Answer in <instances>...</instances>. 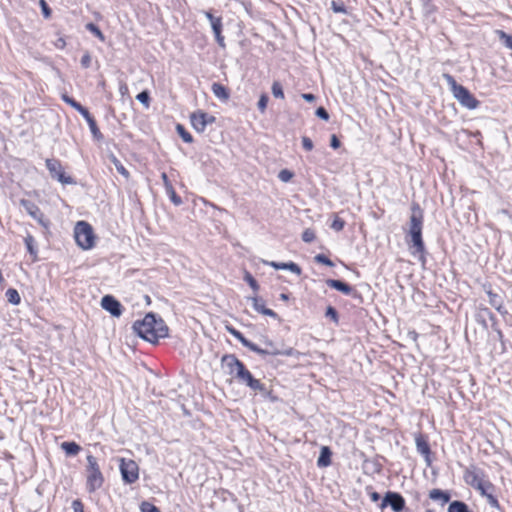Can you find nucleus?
Instances as JSON below:
<instances>
[{
    "label": "nucleus",
    "instance_id": "60",
    "mask_svg": "<svg viewBox=\"0 0 512 512\" xmlns=\"http://www.w3.org/2000/svg\"><path fill=\"white\" fill-rule=\"evenodd\" d=\"M73 108L80 112L84 107L80 103L76 102V104H73Z\"/></svg>",
    "mask_w": 512,
    "mask_h": 512
},
{
    "label": "nucleus",
    "instance_id": "52",
    "mask_svg": "<svg viewBox=\"0 0 512 512\" xmlns=\"http://www.w3.org/2000/svg\"><path fill=\"white\" fill-rule=\"evenodd\" d=\"M330 145L333 149H338L340 147V141L334 134L331 136Z\"/></svg>",
    "mask_w": 512,
    "mask_h": 512
},
{
    "label": "nucleus",
    "instance_id": "3",
    "mask_svg": "<svg viewBox=\"0 0 512 512\" xmlns=\"http://www.w3.org/2000/svg\"><path fill=\"white\" fill-rule=\"evenodd\" d=\"M423 212L419 205L413 204L411 208V217L409 223V236L411 237L410 250L413 255L422 257L424 252V242L422 239Z\"/></svg>",
    "mask_w": 512,
    "mask_h": 512
},
{
    "label": "nucleus",
    "instance_id": "2",
    "mask_svg": "<svg viewBox=\"0 0 512 512\" xmlns=\"http://www.w3.org/2000/svg\"><path fill=\"white\" fill-rule=\"evenodd\" d=\"M133 329L141 338L151 343H156L159 338L168 335V327L164 321L162 319L157 320L152 313H148L143 320L136 321Z\"/></svg>",
    "mask_w": 512,
    "mask_h": 512
},
{
    "label": "nucleus",
    "instance_id": "64",
    "mask_svg": "<svg viewBox=\"0 0 512 512\" xmlns=\"http://www.w3.org/2000/svg\"><path fill=\"white\" fill-rule=\"evenodd\" d=\"M426 512H432V511H431V510H428V511H426Z\"/></svg>",
    "mask_w": 512,
    "mask_h": 512
},
{
    "label": "nucleus",
    "instance_id": "57",
    "mask_svg": "<svg viewBox=\"0 0 512 512\" xmlns=\"http://www.w3.org/2000/svg\"><path fill=\"white\" fill-rule=\"evenodd\" d=\"M206 18L210 21V23H213V20H217L218 18L214 17L210 12L204 13Z\"/></svg>",
    "mask_w": 512,
    "mask_h": 512
},
{
    "label": "nucleus",
    "instance_id": "59",
    "mask_svg": "<svg viewBox=\"0 0 512 512\" xmlns=\"http://www.w3.org/2000/svg\"><path fill=\"white\" fill-rule=\"evenodd\" d=\"M370 496H371V500L374 501V502H376V501H378L380 499V495L377 492L371 493Z\"/></svg>",
    "mask_w": 512,
    "mask_h": 512
},
{
    "label": "nucleus",
    "instance_id": "8",
    "mask_svg": "<svg viewBox=\"0 0 512 512\" xmlns=\"http://www.w3.org/2000/svg\"><path fill=\"white\" fill-rule=\"evenodd\" d=\"M215 121V117L203 111H196L191 114L190 122L192 127L199 133L205 131L206 126Z\"/></svg>",
    "mask_w": 512,
    "mask_h": 512
},
{
    "label": "nucleus",
    "instance_id": "51",
    "mask_svg": "<svg viewBox=\"0 0 512 512\" xmlns=\"http://www.w3.org/2000/svg\"><path fill=\"white\" fill-rule=\"evenodd\" d=\"M54 45L57 49H64L66 46V41L63 37H60L54 42Z\"/></svg>",
    "mask_w": 512,
    "mask_h": 512
},
{
    "label": "nucleus",
    "instance_id": "28",
    "mask_svg": "<svg viewBox=\"0 0 512 512\" xmlns=\"http://www.w3.org/2000/svg\"><path fill=\"white\" fill-rule=\"evenodd\" d=\"M499 38L504 42L505 46L512 50V36L506 34L504 31H497Z\"/></svg>",
    "mask_w": 512,
    "mask_h": 512
},
{
    "label": "nucleus",
    "instance_id": "36",
    "mask_svg": "<svg viewBox=\"0 0 512 512\" xmlns=\"http://www.w3.org/2000/svg\"><path fill=\"white\" fill-rule=\"evenodd\" d=\"M136 99L142 103L145 107H149V94L147 91H142L136 96Z\"/></svg>",
    "mask_w": 512,
    "mask_h": 512
},
{
    "label": "nucleus",
    "instance_id": "54",
    "mask_svg": "<svg viewBox=\"0 0 512 512\" xmlns=\"http://www.w3.org/2000/svg\"><path fill=\"white\" fill-rule=\"evenodd\" d=\"M161 178L163 180L166 190H172V185L170 184L166 173H162Z\"/></svg>",
    "mask_w": 512,
    "mask_h": 512
},
{
    "label": "nucleus",
    "instance_id": "11",
    "mask_svg": "<svg viewBox=\"0 0 512 512\" xmlns=\"http://www.w3.org/2000/svg\"><path fill=\"white\" fill-rule=\"evenodd\" d=\"M21 204L25 207L27 213L37 220V222L43 226L44 228H49V221L44 218L43 213L40 211V209L33 203L22 200Z\"/></svg>",
    "mask_w": 512,
    "mask_h": 512
},
{
    "label": "nucleus",
    "instance_id": "4",
    "mask_svg": "<svg viewBox=\"0 0 512 512\" xmlns=\"http://www.w3.org/2000/svg\"><path fill=\"white\" fill-rule=\"evenodd\" d=\"M443 78L450 86L454 98L464 107L468 109H476L479 106V101L466 89L464 86L457 84L455 79L445 73Z\"/></svg>",
    "mask_w": 512,
    "mask_h": 512
},
{
    "label": "nucleus",
    "instance_id": "23",
    "mask_svg": "<svg viewBox=\"0 0 512 512\" xmlns=\"http://www.w3.org/2000/svg\"><path fill=\"white\" fill-rule=\"evenodd\" d=\"M176 130H177L179 136L183 139L184 142L191 143L193 141V138H192L191 134L185 130L183 125L177 124Z\"/></svg>",
    "mask_w": 512,
    "mask_h": 512
},
{
    "label": "nucleus",
    "instance_id": "6",
    "mask_svg": "<svg viewBox=\"0 0 512 512\" xmlns=\"http://www.w3.org/2000/svg\"><path fill=\"white\" fill-rule=\"evenodd\" d=\"M74 237L78 246L84 250L91 249L95 244L93 228L85 221H79L76 223L74 228Z\"/></svg>",
    "mask_w": 512,
    "mask_h": 512
},
{
    "label": "nucleus",
    "instance_id": "17",
    "mask_svg": "<svg viewBox=\"0 0 512 512\" xmlns=\"http://www.w3.org/2000/svg\"><path fill=\"white\" fill-rule=\"evenodd\" d=\"M331 463V452L328 447L324 446L321 448V453L318 458L317 464L320 467H327Z\"/></svg>",
    "mask_w": 512,
    "mask_h": 512
},
{
    "label": "nucleus",
    "instance_id": "47",
    "mask_svg": "<svg viewBox=\"0 0 512 512\" xmlns=\"http://www.w3.org/2000/svg\"><path fill=\"white\" fill-rule=\"evenodd\" d=\"M40 5L42 7V12L45 18H49L51 15V10L48 7L47 3L44 0L40 1Z\"/></svg>",
    "mask_w": 512,
    "mask_h": 512
},
{
    "label": "nucleus",
    "instance_id": "30",
    "mask_svg": "<svg viewBox=\"0 0 512 512\" xmlns=\"http://www.w3.org/2000/svg\"><path fill=\"white\" fill-rule=\"evenodd\" d=\"M244 280L249 284V286L257 292L259 289V285L256 282V280L253 278V276L249 272H245Z\"/></svg>",
    "mask_w": 512,
    "mask_h": 512
},
{
    "label": "nucleus",
    "instance_id": "33",
    "mask_svg": "<svg viewBox=\"0 0 512 512\" xmlns=\"http://www.w3.org/2000/svg\"><path fill=\"white\" fill-rule=\"evenodd\" d=\"M278 178L282 182L286 183V182H289L293 178V173L288 169H283L279 172Z\"/></svg>",
    "mask_w": 512,
    "mask_h": 512
},
{
    "label": "nucleus",
    "instance_id": "25",
    "mask_svg": "<svg viewBox=\"0 0 512 512\" xmlns=\"http://www.w3.org/2000/svg\"><path fill=\"white\" fill-rule=\"evenodd\" d=\"M487 294L489 296V303L497 310H500L502 302L500 301L498 295L493 293L492 291H488Z\"/></svg>",
    "mask_w": 512,
    "mask_h": 512
},
{
    "label": "nucleus",
    "instance_id": "14",
    "mask_svg": "<svg viewBox=\"0 0 512 512\" xmlns=\"http://www.w3.org/2000/svg\"><path fill=\"white\" fill-rule=\"evenodd\" d=\"M326 284L330 288L336 289L345 295H349L352 292V287L340 280L328 279L326 280Z\"/></svg>",
    "mask_w": 512,
    "mask_h": 512
},
{
    "label": "nucleus",
    "instance_id": "27",
    "mask_svg": "<svg viewBox=\"0 0 512 512\" xmlns=\"http://www.w3.org/2000/svg\"><path fill=\"white\" fill-rule=\"evenodd\" d=\"M269 98L266 94H261L257 103L259 111L263 114L266 111Z\"/></svg>",
    "mask_w": 512,
    "mask_h": 512
},
{
    "label": "nucleus",
    "instance_id": "22",
    "mask_svg": "<svg viewBox=\"0 0 512 512\" xmlns=\"http://www.w3.org/2000/svg\"><path fill=\"white\" fill-rule=\"evenodd\" d=\"M448 512H468V508L463 502L454 501L449 505Z\"/></svg>",
    "mask_w": 512,
    "mask_h": 512
},
{
    "label": "nucleus",
    "instance_id": "61",
    "mask_svg": "<svg viewBox=\"0 0 512 512\" xmlns=\"http://www.w3.org/2000/svg\"><path fill=\"white\" fill-rule=\"evenodd\" d=\"M127 91V86L123 85L120 87V92L124 94Z\"/></svg>",
    "mask_w": 512,
    "mask_h": 512
},
{
    "label": "nucleus",
    "instance_id": "45",
    "mask_svg": "<svg viewBox=\"0 0 512 512\" xmlns=\"http://www.w3.org/2000/svg\"><path fill=\"white\" fill-rule=\"evenodd\" d=\"M316 115L325 121L329 119V114L323 107L317 108Z\"/></svg>",
    "mask_w": 512,
    "mask_h": 512
},
{
    "label": "nucleus",
    "instance_id": "56",
    "mask_svg": "<svg viewBox=\"0 0 512 512\" xmlns=\"http://www.w3.org/2000/svg\"><path fill=\"white\" fill-rule=\"evenodd\" d=\"M63 100H64L67 104H69L71 107H73V104H76V101H75V100H73L72 98H70V97H68V96H66V95H64V96H63Z\"/></svg>",
    "mask_w": 512,
    "mask_h": 512
},
{
    "label": "nucleus",
    "instance_id": "20",
    "mask_svg": "<svg viewBox=\"0 0 512 512\" xmlns=\"http://www.w3.org/2000/svg\"><path fill=\"white\" fill-rule=\"evenodd\" d=\"M416 446H417V450L422 455H425L426 457H428V455L430 453V448H429L427 441L423 437L418 436L416 438Z\"/></svg>",
    "mask_w": 512,
    "mask_h": 512
},
{
    "label": "nucleus",
    "instance_id": "63",
    "mask_svg": "<svg viewBox=\"0 0 512 512\" xmlns=\"http://www.w3.org/2000/svg\"><path fill=\"white\" fill-rule=\"evenodd\" d=\"M291 350H289L288 352L285 353V355H291Z\"/></svg>",
    "mask_w": 512,
    "mask_h": 512
},
{
    "label": "nucleus",
    "instance_id": "58",
    "mask_svg": "<svg viewBox=\"0 0 512 512\" xmlns=\"http://www.w3.org/2000/svg\"><path fill=\"white\" fill-rule=\"evenodd\" d=\"M215 37H216L218 44L223 47L224 46V37L221 35V33H219V36H215Z\"/></svg>",
    "mask_w": 512,
    "mask_h": 512
},
{
    "label": "nucleus",
    "instance_id": "24",
    "mask_svg": "<svg viewBox=\"0 0 512 512\" xmlns=\"http://www.w3.org/2000/svg\"><path fill=\"white\" fill-rule=\"evenodd\" d=\"M271 90H272V94L275 98H280V99L284 98V92H283L282 85L278 81L273 82Z\"/></svg>",
    "mask_w": 512,
    "mask_h": 512
},
{
    "label": "nucleus",
    "instance_id": "35",
    "mask_svg": "<svg viewBox=\"0 0 512 512\" xmlns=\"http://www.w3.org/2000/svg\"><path fill=\"white\" fill-rule=\"evenodd\" d=\"M315 239V232L312 229H306L302 233V240L306 243H310Z\"/></svg>",
    "mask_w": 512,
    "mask_h": 512
},
{
    "label": "nucleus",
    "instance_id": "10",
    "mask_svg": "<svg viewBox=\"0 0 512 512\" xmlns=\"http://www.w3.org/2000/svg\"><path fill=\"white\" fill-rule=\"evenodd\" d=\"M387 505H390L395 512H401L404 508L405 501L399 494L388 492L382 500L380 507L383 509Z\"/></svg>",
    "mask_w": 512,
    "mask_h": 512
},
{
    "label": "nucleus",
    "instance_id": "53",
    "mask_svg": "<svg viewBox=\"0 0 512 512\" xmlns=\"http://www.w3.org/2000/svg\"><path fill=\"white\" fill-rule=\"evenodd\" d=\"M79 113L85 118L87 123L94 120V118L90 115L89 111L86 108H83Z\"/></svg>",
    "mask_w": 512,
    "mask_h": 512
},
{
    "label": "nucleus",
    "instance_id": "31",
    "mask_svg": "<svg viewBox=\"0 0 512 512\" xmlns=\"http://www.w3.org/2000/svg\"><path fill=\"white\" fill-rule=\"evenodd\" d=\"M141 512H160V510L150 502L144 501L140 505Z\"/></svg>",
    "mask_w": 512,
    "mask_h": 512
},
{
    "label": "nucleus",
    "instance_id": "46",
    "mask_svg": "<svg viewBox=\"0 0 512 512\" xmlns=\"http://www.w3.org/2000/svg\"><path fill=\"white\" fill-rule=\"evenodd\" d=\"M264 264L266 265H269L277 270H285L286 267H285V263H278V262H274V261H264Z\"/></svg>",
    "mask_w": 512,
    "mask_h": 512
},
{
    "label": "nucleus",
    "instance_id": "5",
    "mask_svg": "<svg viewBox=\"0 0 512 512\" xmlns=\"http://www.w3.org/2000/svg\"><path fill=\"white\" fill-rule=\"evenodd\" d=\"M104 483V476L100 471L97 460L94 456H87L86 467V489L89 493H93L100 489Z\"/></svg>",
    "mask_w": 512,
    "mask_h": 512
},
{
    "label": "nucleus",
    "instance_id": "42",
    "mask_svg": "<svg viewBox=\"0 0 512 512\" xmlns=\"http://www.w3.org/2000/svg\"><path fill=\"white\" fill-rule=\"evenodd\" d=\"M301 141H302V146L305 150L311 151L313 149L314 145H313L312 140L309 137L303 136Z\"/></svg>",
    "mask_w": 512,
    "mask_h": 512
},
{
    "label": "nucleus",
    "instance_id": "21",
    "mask_svg": "<svg viewBox=\"0 0 512 512\" xmlns=\"http://www.w3.org/2000/svg\"><path fill=\"white\" fill-rule=\"evenodd\" d=\"M6 297H7V300L11 304H13V305H18L20 303V300H21L18 291L16 289H13V288H9L6 291Z\"/></svg>",
    "mask_w": 512,
    "mask_h": 512
},
{
    "label": "nucleus",
    "instance_id": "55",
    "mask_svg": "<svg viewBox=\"0 0 512 512\" xmlns=\"http://www.w3.org/2000/svg\"><path fill=\"white\" fill-rule=\"evenodd\" d=\"M302 98L306 100L307 102H313L315 100V96L310 93H304L302 94Z\"/></svg>",
    "mask_w": 512,
    "mask_h": 512
},
{
    "label": "nucleus",
    "instance_id": "19",
    "mask_svg": "<svg viewBox=\"0 0 512 512\" xmlns=\"http://www.w3.org/2000/svg\"><path fill=\"white\" fill-rule=\"evenodd\" d=\"M61 448L69 456H75L81 450V447L77 443H75V442H62L61 443Z\"/></svg>",
    "mask_w": 512,
    "mask_h": 512
},
{
    "label": "nucleus",
    "instance_id": "18",
    "mask_svg": "<svg viewBox=\"0 0 512 512\" xmlns=\"http://www.w3.org/2000/svg\"><path fill=\"white\" fill-rule=\"evenodd\" d=\"M429 497L434 501H441L442 504H446L450 499L449 494L440 489H432L429 493Z\"/></svg>",
    "mask_w": 512,
    "mask_h": 512
},
{
    "label": "nucleus",
    "instance_id": "39",
    "mask_svg": "<svg viewBox=\"0 0 512 512\" xmlns=\"http://www.w3.org/2000/svg\"><path fill=\"white\" fill-rule=\"evenodd\" d=\"M113 163L115 164V167L120 174H122L126 178L129 176L128 171L124 168V166L115 157L113 158Z\"/></svg>",
    "mask_w": 512,
    "mask_h": 512
},
{
    "label": "nucleus",
    "instance_id": "16",
    "mask_svg": "<svg viewBox=\"0 0 512 512\" xmlns=\"http://www.w3.org/2000/svg\"><path fill=\"white\" fill-rule=\"evenodd\" d=\"M251 300L253 303V308L257 312H259L263 315H266V316L276 317V313L269 308H265L264 303L261 302L257 297H252Z\"/></svg>",
    "mask_w": 512,
    "mask_h": 512
},
{
    "label": "nucleus",
    "instance_id": "44",
    "mask_svg": "<svg viewBox=\"0 0 512 512\" xmlns=\"http://www.w3.org/2000/svg\"><path fill=\"white\" fill-rule=\"evenodd\" d=\"M73 512H84V506L79 499L72 502Z\"/></svg>",
    "mask_w": 512,
    "mask_h": 512
},
{
    "label": "nucleus",
    "instance_id": "26",
    "mask_svg": "<svg viewBox=\"0 0 512 512\" xmlns=\"http://www.w3.org/2000/svg\"><path fill=\"white\" fill-rule=\"evenodd\" d=\"M86 29L93 33L99 40L104 41L105 37L101 30L93 23H88Z\"/></svg>",
    "mask_w": 512,
    "mask_h": 512
},
{
    "label": "nucleus",
    "instance_id": "40",
    "mask_svg": "<svg viewBox=\"0 0 512 512\" xmlns=\"http://www.w3.org/2000/svg\"><path fill=\"white\" fill-rule=\"evenodd\" d=\"M285 270H289L297 275L301 274V268L294 262L285 263Z\"/></svg>",
    "mask_w": 512,
    "mask_h": 512
},
{
    "label": "nucleus",
    "instance_id": "9",
    "mask_svg": "<svg viewBox=\"0 0 512 512\" xmlns=\"http://www.w3.org/2000/svg\"><path fill=\"white\" fill-rule=\"evenodd\" d=\"M46 167L49 170L51 176L56 178L62 184H73L74 181L70 176H66L63 168L57 160L47 159Z\"/></svg>",
    "mask_w": 512,
    "mask_h": 512
},
{
    "label": "nucleus",
    "instance_id": "62",
    "mask_svg": "<svg viewBox=\"0 0 512 512\" xmlns=\"http://www.w3.org/2000/svg\"><path fill=\"white\" fill-rule=\"evenodd\" d=\"M280 298H281L282 300H287V299H288V295H286V294H281V295H280Z\"/></svg>",
    "mask_w": 512,
    "mask_h": 512
},
{
    "label": "nucleus",
    "instance_id": "7",
    "mask_svg": "<svg viewBox=\"0 0 512 512\" xmlns=\"http://www.w3.org/2000/svg\"><path fill=\"white\" fill-rule=\"evenodd\" d=\"M119 468L125 483L132 484L139 478V467L134 460L119 459Z\"/></svg>",
    "mask_w": 512,
    "mask_h": 512
},
{
    "label": "nucleus",
    "instance_id": "34",
    "mask_svg": "<svg viewBox=\"0 0 512 512\" xmlns=\"http://www.w3.org/2000/svg\"><path fill=\"white\" fill-rule=\"evenodd\" d=\"M344 225V220L338 216H335L333 222L331 223V228L335 231H341L344 228Z\"/></svg>",
    "mask_w": 512,
    "mask_h": 512
},
{
    "label": "nucleus",
    "instance_id": "38",
    "mask_svg": "<svg viewBox=\"0 0 512 512\" xmlns=\"http://www.w3.org/2000/svg\"><path fill=\"white\" fill-rule=\"evenodd\" d=\"M315 261L327 266H333V262L323 254H318L314 257Z\"/></svg>",
    "mask_w": 512,
    "mask_h": 512
},
{
    "label": "nucleus",
    "instance_id": "1",
    "mask_svg": "<svg viewBox=\"0 0 512 512\" xmlns=\"http://www.w3.org/2000/svg\"><path fill=\"white\" fill-rule=\"evenodd\" d=\"M222 366L227 369L229 375L234 376L240 383L245 384L253 391H264V385L246 369L244 364L234 355H224L221 359Z\"/></svg>",
    "mask_w": 512,
    "mask_h": 512
},
{
    "label": "nucleus",
    "instance_id": "41",
    "mask_svg": "<svg viewBox=\"0 0 512 512\" xmlns=\"http://www.w3.org/2000/svg\"><path fill=\"white\" fill-rule=\"evenodd\" d=\"M211 26H212L215 36H219V33H221V28H222L221 19L219 18L217 20H213V23H211Z\"/></svg>",
    "mask_w": 512,
    "mask_h": 512
},
{
    "label": "nucleus",
    "instance_id": "13",
    "mask_svg": "<svg viewBox=\"0 0 512 512\" xmlns=\"http://www.w3.org/2000/svg\"><path fill=\"white\" fill-rule=\"evenodd\" d=\"M229 332L236 338L238 339L243 346H245L246 348L250 349L251 351L253 352H256L260 355H266L268 354V352L266 350H263L261 348H259L257 345H255L254 343L250 342L249 340H247L243 335L242 333H240L239 331H237L236 329L234 328H229Z\"/></svg>",
    "mask_w": 512,
    "mask_h": 512
},
{
    "label": "nucleus",
    "instance_id": "37",
    "mask_svg": "<svg viewBox=\"0 0 512 512\" xmlns=\"http://www.w3.org/2000/svg\"><path fill=\"white\" fill-rule=\"evenodd\" d=\"M331 8L335 13H347V10L343 3H338L336 1L331 2Z\"/></svg>",
    "mask_w": 512,
    "mask_h": 512
},
{
    "label": "nucleus",
    "instance_id": "32",
    "mask_svg": "<svg viewBox=\"0 0 512 512\" xmlns=\"http://www.w3.org/2000/svg\"><path fill=\"white\" fill-rule=\"evenodd\" d=\"M88 125L94 138H96L97 140L102 139V134L97 127L96 121L92 120L88 123Z\"/></svg>",
    "mask_w": 512,
    "mask_h": 512
},
{
    "label": "nucleus",
    "instance_id": "50",
    "mask_svg": "<svg viewBox=\"0 0 512 512\" xmlns=\"http://www.w3.org/2000/svg\"><path fill=\"white\" fill-rule=\"evenodd\" d=\"M420 2L424 5L426 13L434 12V7L431 4V0H420Z\"/></svg>",
    "mask_w": 512,
    "mask_h": 512
},
{
    "label": "nucleus",
    "instance_id": "43",
    "mask_svg": "<svg viewBox=\"0 0 512 512\" xmlns=\"http://www.w3.org/2000/svg\"><path fill=\"white\" fill-rule=\"evenodd\" d=\"M326 316L330 317L335 323L338 322V314L337 311L332 307L329 306L326 310Z\"/></svg>",
    "mask_w": 512,
    "mask_h": 512
},
{
    "label": "nucleus",
    "instance_id": "15",
    "mask_svg": "<svg viewBox=\"0 0 512 512\" xmlns=\"http://www.w3.org/2000/svg\"><path fill=\"white\" fill-rule=\"evenodd\" d=\"M211 89L215 97L221 101H227L230 97L228 89L220 83H213Z\"/></svg>",
    "mask_w": 512,
    "mask_h": 512
},
{
    "label": "nucleus",
    "instance_id": "12",
    "mask_svg": "<svg viewBox=\"0 0 512 512\" xmlns=\"http://www.w3.org/2000/svg\"><path fill=\"white\" fill-rule=\"evenodd\" d=\"M101 306L114 317H119L122 314L120 302L111 295H105L101 299Z\"/></svg>",
    "mask_w": 512,
    "mask_h": 512
},
{
    "label": "nucleus",
    "instance_id": "48",
    "mask_svg": "<svg viewBox=\"0 0 512 512\" xmlns=\"http://www.w3.org/2000/svg\"><path fill=\"white\" fill-rule=\"evenodd\" d=\"M167 191L170 194L171 200L175 205H180L182 203L181 198L176 195L173 188H172V190H167Z\"/></svg>",
    "mask_w": 512,
    "mask_h": 512
},
{
    "label": "nucleus",
    "instance_id": "49",
    "mask_svg": "<svg viewBox=\"0 0 512 512\" xmlns=\"http://www.w3.org/2000/svg\"><path fill=\"white\" fill-rule=\"evenodd\" d=\"M90 63H91V56L89 53H85L83 55V57L81 58V65L84 68H88L90 66Z\"/></svg>",
    "mask_w": 512,
    "mask_h": 512
},
{
    "label": "nucleus",
    "instance_id": "29",
    "mask_svg": "<svg viewBox=\"0 0 512 512\" xmlns=\"http://www.w3.org/2000/svg\"><path fill=\"white\" fill-rule=\"evenodd\" d=\"M25 244H26V247H27V250L29 251V253L33 256H36L37 254V251L36 249L34 248V238L32 235H27L25 237Z\"/></svg>",
    "mask_w": 512,
    "mask_h": 512
}]
</instances>
